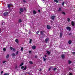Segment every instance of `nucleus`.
<instances>
[{
    "instance_id": "obj_38",
    "label": "nucleus",
    "mask_w": 75,
    "mask_h": 75,
    "mask_svg": "<svg viewBox=\"0 0 75 75\" xmlns=\"http://www.w3.org/2000/svg\"><path fill=\"white\" fill-rule=\"evenodd\" d=\"M57 69V68H54L53 69V71H55Z\"/></svg>"
},
{
    "instance_id": "obj_47",
    "label": "nucleus",
    "mask_w": 75,
    "mask_h": 75,
    "mask_svg": "<svg viewBox=\"0 0 75 75\" xmlns=\"http://www.w3.org/2000/svg\"><path fill=\"white\" fill-rule=\"evenodd\" d=\"M23 2H25V1L24 0H23Z\"/></svg>"
},
{
    "instance_id": "obj_45",
    "label": "nucleus",
    "mask_w": 75,
    "mask_h": 75,
    "mask_svg": "<svg viewBox=\"0 0 75 75\" xmlns=\"http://www.w3.org/2000/svg\"><path fill=\"white\" fill-rule=\"evenodd\" d=\"M38 12H39V13H40V10H38Z\"/></svg>"
},
{
    "instance_id": "obj_18",
    "label": "nucleus",
    "mask_w": 75,
    "mask_h": 75,
    "mask_svg": "<svg viewBox=\"0 0 75 75\" xmlns=\"http://www.w3.org/2000/svg\"><path fill=\"white\" fill-rule=\"evenodd\" d=\"M54 1H55V2H56V3H58V1L59 0H54Z\"/></svg>"
},
{
    "instance_id": "obj_25",
    "label": "nucleus",
    "mask_w": 75,
    "mask_h": 75,
    "mask_svg": "<svg viewBox=\"0 0 75 75\" xmlns=\"http://www.w3.org/2000/svg\"><path fill=\"white\" fill-rule=\"evenodd\" d=\"M62 14H64V15H65V13L64 12H62Z\"/></svg>"
},
{
    "instance_id": "obj_51",
    "label": "nucleus",
    "mask_w": 75,
    "mask_h": 75,
    "mask_svg": "<svg viewBox=\"0 0 75 75\" xmlns=\"http://www.w3.org/2000/svg\"><path fill=\"white\" fill-rule=\"evenodd\" d=\"M20 13H21V12H20Z\"/></svg>"
},
{
    "instance_id": "obj_6",
    "label": "nucleus",
    "mask_w": 75,
    "mask_h": 75,
    "mask_svg": "<svg viewBox=\"0 0 75 75\" xmlns=\"http://www.w3.org/2000/svg\"><path fill=\"white\" fill-rule=\"evenodd\" d=\"M47 29H51V26L49 25H47Z\"/></svg>"
},
{
    "instance_id": "obj_20",
    "label": "nucleus",
    "mask_w": 75,
    "mask_h": 75,
    "mask_svg": "<svg viewBox=\"0 0 75 75\" xmlns=\"http://www.w3.org/2000/svg\"><path fill=\"white\" fill-rule=\"evenodd\" d=\"M9 57V54H7L6 57V58H8Z\"/></svg>"
},
{
    "instance_id": "obj_12",
    "label": "nucleus",
    "mask_w": 75,
    "mask_h": 75,
    "mask_svg": "<svg viewBox=\"0 0 75 75\" xmlns=\"http://www.w3.org/2000/svg\"><path fill=\"white\" fill-rule=\"evenodd\" d=\"M12 57H15V56H16V54H15V53H13L12 54Z\"/></svg>"
},
{
    "instance_id": "obj_43",
    "label": "nucleus",
    "mask_w": 75,
    "mask_h": 75,
    "mask_svg": "<svg viewBox=\"0 0 75 75\" xmlns=\"http://www.w3.org/2000/svg\"><path fill=\"white\" fill-rule=\"evenodd\" d=\"M44 57H47V55H46V54H45V55H44Z\"/></svg>"
},
{
    "instance_id": "obj_48",
    "label": "nucleus",
    "mask_w": 75,
    "mask_h": 75,
    "mask_svg": "<svg viewBox=\"0 0 75 75\" xmlns=\"http://www.w3.org/2000/svg\"><path fill=\"white\" fill-rule=\"evenodd\" d=\"M35 58H37V56H35Z\"/></svg>"
},
{
    "instance_id": "obj_15",
    "label": "nucleus",
    "mask_w": 75,
    "mask_h": 75,
    "mask_svg": "<svg viewBox=\"0 0 75 75\" xmlns=\"http://www.w3.org/2000/svg\"><path fill=\"white\" fill-rule=\"evenodd\" d=\"M62 36V33H60V37L61 38Z\"/></svg>"
},
{
    "instance_id": "obj_23",
    "label": "nucleus",
    "mask_w": 75,
    "mask_h": 75,
    "mask_svg": "<svg viewBox=\"0 0 75 75\" xmlns=\"http://www.w3.org/2000/svg\"><path fill=\"white\" fill-rule=\"evenodd\" d=\"M21 21H22L21 19H20L19 20L18 22H19V23H21Z\"/></svg>"
},
{
    "instance_id": "obj_42",
    "label": "nucleus",
    "mask_w": 75,
    "mask_h": 75,
    "mask_svg": "<svg viewBox=\"0 0 75 75\" xmlns=\"http://www.w3.org/2000/svg\"><path fill=\"white\" fill-rule=\"evenodd\" d=\"M51 68H50L49 69V71H50L51 70Z\"/></svg>"
},
{
    "instance_id": "obj_34",
    "label": "nucleus",
    "mask_w": 75,
    "mask_h": 75,
    "mask_svg": "<svg viewBox=\"0 0 75 75\" xmlns=\"http://www.w3.org/2000/svg\"><path fill=\"white\" fill-rule=\"evenodd\" d=\"M18 54V51H17L16 53V55H17Z\"/></svg>"
},
{
    "instance_id": "obj_21",
    "label": "nucleus",
    "mask_w": 75,
    "mask_h": 75,
    "mask_svg": "<svg viewBox=\"0 0 75 75\" xmlns=\"http://www.w3.org/2000/svg\"><path fill=\"white\" fill-rule=\"evenodd\" d=\"M58 11H61V8H59Z\"/></svg>"
},
{
    "instance_id": "obj_49",
    "label": "nucleus",
    "mask_w": 75,
    "mask_h": 75,
    "mask_svg": "<svg viewBox=\"0 0 75 75\" xmlns=\"http://www.w3.org/2000/svg\"><path fill=\"white\" fill-rule=\"evenodd\" d=\"M1 31V29H0V32Z\"/></svg>"
},
{
    "instance_id": "obj_39",
    "label": "nucleus",
    "mask_w": 75,
    "mask_h": 75,
    "mask_svg": "<svg viewBox=\"0 0 75 75\" xmlns=\"http://www.w3.org/2000/svg\"><path fill=\"white\" fill-rule=\"evenodd\" d=\"M72 54H73V55H74V54H75V52H72Z\"/></svg>"
},
{
    "instance_id": "obj_4",
    "label": "nucleus",
    "mask_w": 75,
    "mask_h": 75,
    "mask_svg": "<svg viewBox=\"0 0 75 75\" xmlns=\"http://www.w3.org/2000/svg\"><path fill=\"white\" fill-rule=\"evenodd\" d=\"M66 28L67 30H69V31H70L71 30V28L69 27H66Z\"/></svg>"
},
{
    "instance_id": "obj_29",
    "label": "nucleus",
    "mask_w": 75,
    "mask_h": 75,
    "mask_svg": "<svg viewBox=\"0 0 75 75\" xmlns=\"http://www.w3.org/2000/svg\"><path fill=\"white\" fill-rule=\"evenodd\" d=\"M4 75H8V74L7 73H5L4 74Z\"/></svg>"
},
{
    "instance_id": "obj_37",
    "label": "nucleus",
    "mask_w": 75,
    "mask_h": 75,
    "mask_svg": "<svg viewBox=\"0 0 75 75\" xmlns=\"http://www.w3.org/2000/svg\"><path fill=\"white\" fill-rule=\"evenodd\" d=\"M39 32H40L39 31H37V32H36L37 34H38V33H39Z\"/></svg>"
},
{
    "instance_id": "obj_26",
    "label": "nucleus",
    "mask_w": 75,
    "mask_h": 75,
    "mask_svg": "<svg viewBox=\"0 0 75 75\" xmlns=\"http://www.w3.org/2000/svg\"><path fill=\"white\" fill-rule=\"evenodd\" d=\"M31 41H32V39H30L29 42V43H30V44H31Z\"/></svg>"
},
{
    "instance_id": "obj_32",
    "label": "nucleus",
    "mask_w": 75,
    "mask_h": 75,
    "mask_svg": "<svg viewBox=\"0 0 75 75\" xmlns=\"http://www.w3.org/2000/svg\"><path fill=\"white\" fill-rule=\"evenodd\" d=\"M29 63H30V64H33V62H32L31 61L29 62Z\"/></svg>"
},
{
    "instance_id": "obj_7",
    "label": "nucleus",
    "mask_w": 75,
    "mask_h": 75,
    "mask_svg": "<svg viewBox=\"0 0 75 75\" xmlns=\"http://www.w3.org/2000/svg\"><path fill=\"white\" fill-rule=\"evenodd\" d=\"M32 49H33V50H34L35 49V48H36V47H35V46H33L32 47Z\"/></svg>"
},
{
    "instance_id": "obj_35",
    "label": "nucleus",
    "mask_w": 75,
    "mask_h": 75,
    "mask_svg": "<svg viewBox=\"0 0 75 75\" xmlns=\"http://www.w3.org/2000/svg\"><path fill=\"white\" fill-rule=\"evenodd\" d=\"M26 68H27V67H26V66L25 67V68H24L23 69V70H25V69H26Z\"/></svg>"
},
{
    "instance_id": "obj_52",
    "label": "nucleus",
    "mask_w": 75,
    "mask_h": 75,
    "mask_svg": "<svg viewBox=\"0 0 75 75\" xmlns=\"http://www.w3.org/2000/svg\"><path fill=\"white\" fill-rule=\"evenodd\" d=\"M41 69L40 70V71H41Z\"/></svg>"
},
{
    "instance_id": "obj_10",
    "label": "nucleus",
    "mask_w": 75,
    "mask_h": 75,
    "mask_svg": "<svg viewBox=\"0 0 75 75\" xmlns=\"http://www.w3.org/2000/svg\"><path fill=\"white\" fill-rule=\"evenodd\" d=\"M15 41L16 42H17V44H18V39H16L15 40Z\"/></svg>"
},
{
    "instance_id": "obj_9",
    "label": "nucleus",
    "mask_w": 75,
    "mask_h": 75,
    "mask_svg": "<svg viewBox=\"0 0 75 75\" xmlns=\"http://www.w3.org/2000/svg\"><path fill=\"white\" fill-rule=\"evenodd\" d=\"M52 20H54V18H55V16H52Z\"/></svg>"
},
{
    "instance_id": "obj_3",
    "label": "nucleus",
    "mask_w": 75,
    "mask_h": 75,
    "mask_svg": "<svg viewBox=\"0 0 75 75\" xmlns=\"http://www.w3.org/2000/svg\"><path fill=\"white\" fill-rule=\"evenodd\" d=\"M10 50H12V51H16V49L14 48H13V47H10Z\"/></svg>"
},
{
    "instance_id": "obj_11",
    "label": "nucleus",
    "mask_w": 75,
    "mask_h": 75,
    "mask_svg": "<svg viewBox=\"0 0 75 75\" xmlns=\"http://www.w3.org/2000/svg\"><path fill=\"white\" fill-rule=\"evenodd\" d=\"M11 6V4H8V8H10V6Z\"/></svg>"
},
{
    "instance_id": "obj_50",
    "label": "nucleus",
    "mask_w": 75,
    "mask_h": 75,
    "mask_svg": "<svg viewBox=\"0 0 75 75\" xmlns=\"http://www.w3.org/2000/svg\"><path fill=\"white\" fill-rule=\"evenodd\" d=\"M43 0V1H44V0Z\"/></svg>"
},
{
    "instance_id": "obj_41",
    "label": "nucleus",
    "mask_w": 75,
    "mask_h": 75,
    "mask_svg": "<svg viewBox=\"0 0 75 75\" xmlns=\"http://www.w3.org/2000/svg\"><path fill=\"white\" fill-rule=\"evenodd\" d=\"M21 69H23L24 68V66H22L21 67Z\"/></svg>"
},
{
    "instance_id": "obj_2",
    "label": "nucleus",
    "mask_w": 75,
    "mask_h": 75,
    "mask_svg": "<svg viewBox=\"0 0 75 75\" xmlns=\"http://www.w3.org/2000/svg\"><path fill=\"white\" fill-rule=\"evenodd\" d=\"M49 38H46L45 40V41L46 42V43H48L49 42Z\"/></svg>"
},
{
    "instance_id": "obj_40",
    "label": "nucleus",
    "mask_w": 75,
    "mask_h": 75,
    "mask_svg": "<svg viewBox=\"0 0 75 75\" xmlns=\"http://www.w3.org/2000/svg\"><path fill=\"white\" fill-rule=\"evenodd\" d=\"M65 3L63 2L62 3V6H64V4Z\"/></svg>"
},
{
    "instance_id": "obj_36",
    "label": "nucleus",
    "mask_w": 75,
    "mask_h": 75,
    "mask_svg": "<svg viewBox=\"0 0 75 75\" xmlns=\"http://www.w3.org/2000/svg\"><path fill=\"white\" fill-rule=\"evenodd\" d=\"M6 62V61H3V64H5V63Z\"/></svg>"
},
{
    "instance_id": "obj_28",
    "label": "nucleus",
    "mask_w": 75,
    "mask_h": 75,
    "mask_svg": "<svg viewBox=\"0 0 75 75\" xmlns=\"http://www.w3.org/2000/svg\"><path fill=\"white\" fill-rule=\"evenodd\" d=\"M3 50L4 51H6V48H4Z\"/></svg>"
},
{
    "instance_id": "obj_17",
    "label": "nucleus",
    "mask_w": 75,
    "mask_h": 75,
    "mask_svg": "<svg viewBox=\"0 0 75 75\" xmlns=\"http://www.w3.org/2000/svg\"><path fill=\"white\" fill-rule=\"evenodd\" d=\"M47 53L48 55H50L51 54V52L49 51H47Z\"/></svg>"
},
{
    "instance_id": "obj_1",
    "label": "nucleus",
    "mask_w": 75,
    "mask_h": 75,
    "mask_svg": "<svg viewBox=\"0 0 75 75\" xmlns=\"http://www.w3.org/2000/svg\"><path fill=\"white\" fill-rule=\"evenodd\" d=\"M8 14V13L7 12H6L4 13V16H7Z\"/></svg>"
},
{
    "instance_id": "obj_31",
    "label": "nucleus",
    "mask_w": 75,
    "mask_h": 75,
    "mask_svg": "<svg viewBox=\"0 0 75 75\" xmlns=\"http://www.w3.org/2000/svg\"><path fill=\"white\" fill-rule=\"evenodd\" d=\"M70 20V19H69V18H67V21H68L69 22Z\"/></svg>"
},
{
    "instance_id": "obj_27",
    "label": "nucleus",
    "mask_w": 75,
    "mask_h": 75,
    "mask_svg": "<svg viewBox=\"0 0 75 75\" xmlns=\"http://www.w3.org/2000/svg\"><path fill=\"white\" fill-rule=\"evenodd\" d=\"M43 61H45L46 60V59L45 57H43Z\"/></svg>"
},
{
    "instance_id": "obj_22",
    "label": "nucleus",
    "mask_w": 75,
    "mask_h": 75,
    "mask_svg": "<svg viewBox=\"0 0 75 75\" xmlns=\"http://www.w3.org/2000/svg\"><path fill=\"white\" fill-rule=\"evenodd\" d=\"M24 64L23 63H22L20 65V67H21V66H23V65Z\"/></svg>"
},
{
    "instance_id": "obj_33",
    "label": "nucleus",
    "mask_w": 75,
    "mask_h": 75,
    "mask_svg": "<svg viewBox=\"0 0 75 75\" xmlns=\"http://www.w3.org/2000/svg\"><path fill=\"white\" fill-rule=\"evenodd\" d=\"M41 34L42 35H43V32L42 31H41Z\"/></svg>"
},
{
    "instance_id": "obj_19",
    "label": "nucleus",
    "mask_w": 75,
    "mask_h": 75,
    "mask_svg": "<svg viewBox=\"0 0 75 75\" xmlns=\"http://www.w3.org/2000/svg\"><path fill=\"white\" fill-rule=\"evenodd\" d=\"M36 13H37V12H36V11H33V14H35Z\"/></svg>"
},
{
    "instance_id": "obj_14",
    "label": "nucleus",
    "mask_w": 75,
    "mask_h": 75,
    "mask_svg": "<svg viewBox=\"0 0 75 75\" xmlns=\"http://www.w3.org/2000/svg\"><path fill=\"white\" fill-rule=\"evenodd\" d=\"M72 63V61L70 60H69L68 61V63L69 64H71Z\"/></svg>"
},
{
    "instance_id": "obj_16",
    "label": "nucleus",
    "mask_w": 75,
    "mask_h": 75,
    "mask_svg": "<svg viewBox=\"0 0 75 75\" xmlns=\"http://www.w3.org/2000/svg\"><path fill=\"white\" fill-rule=\"evenodd\" d=\"M71 42H72V41H71V40H69L68 42V43L69 44H71Z\"/></svg>"
},
{
    "instance_id": "obj_24",
    "label": "nucleus",
    "mask_w": 75,
    "mask_h": 75,
    "mask_svg": "<svg viewBox=\"0 0 75 75\" xmlns=\"http://www.w3.org/2000/svg\"><path fill=\"white\" fill-rule=\"evenodd\" d=\"M23 49H24V48H23V47H21V51H23V50H24Z\"/></svg>"
},
{
    "instance_id": "obj_13",
    "label": "nucleus",
    "mask_w": 75,
    "mask_h": 75,
    "mask_svg": "<svg viewBox=\"0 0 75 75\" xmlns=\"http://www.w3.org/2000/svg\"><path fill=\"white\" fill-rule=\"evenodd\" d=\"M20 11H21V12H23V8H21L20 9Z\"/></svg>"
},
{
    "instance_id": "obj_5",
    "label": "nucleus",
    "mask_w": 75,
    "mask_h": 75,
    "mask_svg": "<svg viewBox=\"0 0 75 75\" xmlns=\"http://www.w3.org/2000/svg\"><path fill=\"white\" fill-rule=\"evenodd\" d=\"M71 24L73 26H74V25H75V23L73 21L71 22Z\"/></svg>"
},
{
    "instance_id": "obj_30",
    "label": "nucleus",
    "mask_w": 75,
    "mask_h": 75,
    "mask_svg": "<svg viewBox=\"0 0 75 75\" xmlns=\"http://www.w3.org/2000/svg\"><path fill=\"white\" fill-rule=\"evenodd\" d=\"M5 24V23H4V22L2 23L1 24V25H4Z\"/></svg>"
},
{
    "instance_id": "obj_44",
    "label": "nucleus",
    "mask_w": 75,
    "mask_h": 75,
    "mask_svg": "<svg viewBox=\"0 0 75 75\" xmlns=\"http://www.w3.org/2000/svg\"><path fill=\"white\" fill-rule=\"evenodd\" d=\"M3 71H1V74H3Z\"/></svg>"
},
{
    "instance_id": "obj_46",
    "label": "nucleus",
    "mask_w": 75,
    "mask_h": 75,
    "mask_svg": "<svg viewBox=\"0 0 75 75\" xmlns=\"http://www.w3.org/2000/svg\"><path fill=\"white\" fill-rule=\"evenodd\" d=\"M31 51H29V53H31Z\"/></svg>"
},
{
    "instance_id": "obj_8",
    "label": "nucleus",
    "mask_w": 75,
    "mask_h": 75,
    "mask_svg": "<svg viewBox=\"0 0 75 75\" xmlns=\"http://www.w3.org/2000/svg\"><path fill=\"white\" fill-rule=\"evenodd\" d=\"M62 58L63 59H64L65 58V55L64 54H62Z\"/></svg>"
}]
</instances>
